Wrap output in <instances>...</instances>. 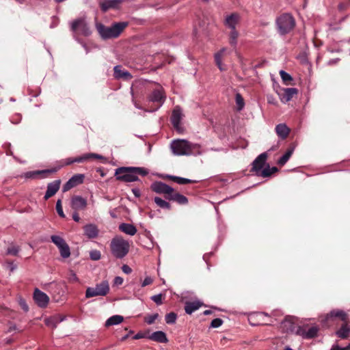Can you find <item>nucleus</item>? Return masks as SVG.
<instances>
[{
	"instance_id": "1",
	"label": "nucleus",
	"mask_w": 350,
	"mask_h": 350,
	"mask_svg": "<svg viewBox=\"0 0 350 350\" xmlns=\"http://www.w3.org/2000/svg\"><path fill=\"white\" fill-rule=\"evenodd\" d=\"M172 153L176 156L200 155L202 154L201 146L186 139H174L170 144Z\"/></svg>"
},
{
	"instance_id": "2",
	"label": "nucleus",
	"mask_w": 350,
	"mask_h": 350,
	"mask_svg": "<svg viewBox=\"0 0 350 350\" xmlns=\"http://www.w3.org/2000/svg\"><path fill=\"white\" fill-rule=\"evenodd\" d=\"M128 24L127 22H119L114 23L108 27L99 23L96 25V29L102 38L106 40L119 36Z\"/></svg>"
},
{
	"instance_id": "3",
	"label": "nucleus",
	"mask_w": 350,
	"mask_h": 350,
	"mask_svg": "<svg viewBox=\"0 0 350 350\" xmlns=\"http://www.w3.org/2000/svg\"><path fill=\"white\" fill-rule=\"evenodd\" d=\"M129 243L122 237L116 236L112 239L110 243L111 254L116 258H123L129 251Z\"/></svg>"
},
{
	"instance_id": "4",
	"label": "nucleus",
	"mask_w": 350,
	"mask_h": 350,
	"mask_svg": "<svg viewBox=\"0 0 350 350\" xmlns=\"http://www.w3.org/2000/svg\"><path fill=\"white\" fill-rule=\"evenodd\" d=\"M295 26V20L290 14H283L276 19V27L278 33L282 35H286L291 32Z\"/></svg>"
},
{
	"instance_id": "5",
	"label": "nucleus",
	"mask_w": 350,
	"mask_h": 350,
	"mask_svg": "<svg viewBox=\"0 0 350 350\" xmlns=\"http://www.w3.org/2000/svg\"><path fill=\"white\" fill-rule=\"evenodd\" d=\"M134 167H120L115 170V176L118 180L124 183L139 181V178L136 176L135 172L131 170Z\"/></svg>"
},
{
	"instance_id": "6",
	"label": "nucleus",
	"mask_w": 350,
	"mask_h": 350,
	"mask_svg": "<svg viewBox=\"0 0 350 350\" xmlns=\"http://www.w3.org/2000/svg\"><path fill=\"white\" fill-rule=\"evenodd\" d=\"M109 292V285L107 280L96 284L95 287H88L85 291V297L90 298L96 296H105Z\"/></svg>"
},
{
	"instance_id": "7",
	"label": "nucleus",
	"mask_w": 350,
	"mask_h": 350,
	"mask_svg": "<svg viewBox=\"0 0 350 350\" xmlns=\"http://www.w3.org/2000/svg\"><path fill=\"white\" fill-rule=\"evenodd\" d=\"M51 239L59 249L60 256L63 258H67L70 256V247L62 237L58 235H52Z\"/></svg>"
},
{
	"instance_id": "8",
	"label": "nucleus",
	"mask_w": 350,
	"mask_h": 350,
	"mask_svg": "<svg viewBox=\"0 0 350 350\" xmlns=\"http://www.w3.org/2000/svg\"><path fill=\"white\" fill-rule=\"evenodd\" d=\"M71 30L72 31H79L85 36H88L92 33L88 23L83 18H79L72 21L71 23Z\"/></svg>"
},
{
	"instance_id": "9",
	"label": "nucleus",
	"mask_w": 350,
	"mask_h": 350,
	"mask_svg": "<svg viewBox=\"0 0 350 350\" xmlns=\"http://www.w3.org/2000/svg\"><path fill=\"white\" fill-rule=\"evenodd\" d=\"M103 157L100 154L96 153H87L82 156L77 157L75 158H67L65 160L62 161V164L60 167L64 165H70L74 163H83L90 159H102Z\"/></svg>"
},
{
	"instance_id": "10",
	"label": "nucleus",
	"mask_w": 350,
	"mask_h": 350,
	"mask_svg": "<svg viewBox=\"0 0 350 350\" xmlns=\"http://www.w3.org/2000/svg\"><path fill=\"white\" fill-rule=\"evenodd\" d=\"M165 97L164 96L163 90L161 89L154 90L148 96V100L152 103H157L158 106L153 110H149V112H152L159 109L165 102Z\"/></svg>"
},
{
	"instance_id": "11",
	"label": "nucleus",
	"mask_w": 350,
	"mask_h": 350,
	"mask_svg": "<svg viewBox=\"0 0 350 350\" xmlns=\"http://www.w3.org/2000/svg\"><path fill=\"white\" fill-rule=\"evenodd\" d=\"M150 188L152 191L159 194H166L170 196V194L174 191V189L167 184L161 182L155 181L152 183Z\"/></svg>"
},
{
	"instance_id": "12",
	"label": "nucleus",
	"mask_w": 350,
	"mask_h": 350,
	"mask_svg": "<svg viewBox=\"0 0 350 350\" xmlns=\"http://www.w3.org/2000/svg\"><path fill=\"white\" fill-rule=\"evenodd\" d=\"M334 318H339L342 321H346L348 319L347 314L342 310H332L327 313L324 319L321 320L324 324H328L329 321Z\"/></svg>"
},
{
	"instance_id": "13",
	"label": "nucleus",
	"mask_w": 350,
	"mask_h": 350,
	"mask_svg": "<svg viewBox=\"0 0 350 350\" xmlns=\"http://www.w3.org/2000/svg\"><path fill=\"white\" fill-rule=\"evenodd\" d=\"M33 299L36 304L40 308L46 307L49 302V296L38 288L34 290Z\"/></svg>"
},
{
	"instance_id": "14",
	"label": "nucleus",
	"mask_w": 350,
	"mask_h": 350,
	"mask_svg": "<svg viewBox=\"0 0 350 350\" xmlns=\"http://www.w3.org/2000/svg\"><path fill=\"white\" fill-rule=\"evenodd\" d=\"M84 175L82 174H77L72 176L63 186V191L66 192L72 188L83 183L84 180Z\"/></svg>"
},
{
	"instance_id": "15",
	"label": "nucleus",
	"mask_w": 350,
	"mask_h": 350,
	"mask_svg": "<svg viewBox=\"0 0 350 350\" xmlns=\"http://www.w3.org/2000/svg\"><path fill=\"white\" fill-rule=\"evenodd\" d=\"M182 119V111L180 107L176 106L174 107L171 116V122L174 129L179 133L182 132L183 129L180 125Z\"/></svg>"
},
{
	"instance_id": "16",
	"label": "nucleus",
	"mask_w": 350,
	"mask_h": 350,
	"mask_svg": "<svg viewBox=\"0 0 350 350\" xmlns=\"http://www.w3.org/2000/svg\"><path fill=\"white\" fill-rule=\"evenodd\" d=\"M126 1V0H103L100 2L99 5L101 10L103 12H106L109 9H119L121 4Z\"/></svg>"
},
{
	"instance_id": "17",
	"label": "nucleus",
	"mask_w": 350,
	"mask_h": 350,
	"mask_svg": "<svg viewBox=\"0 0 350 350\" xmlns=\"http://www.w3.org/2000/svg\"><path fill=\"white\" fill-rule=\"evenodd\" d=\"M267 158L266 152L261 153L252 162V171L254 172L256 175H259L260 171L262 169Z\"/></svg>"
},
{
	"instance_id": "18",
	"label": "nucleus",
	"mask_w": 350,
	"mask_h": 350,
	"mask_svg": "<svg viewBox=\"0 0 350 350\" xmlns=\"http://www.w3.org/2000/svg\"><path fill=\"white\" fill-rule=\"evenodd\" d=\"M59 168L60 167L49 170L30 171L25 173L24 177L25 178H36L38 176H41L42 178H46L49 174L56 172Z\"/></svg>"
},
{
	"instance_id": "19",
	"label": "nucleus",
	"mask_w": 350,
	"mask_h": 350,
	"mask_svg": "<svg viewBox=\"0 0 350 350\" xmlns=\"http://www.w3.org/2000/svg\"><path fill=\"white\" fill-rule=\"evenodd\" d=\"M70 206L76 211L83 210L87 206V200L80 196H74L71 198Z\"/></svg>"
},
{
	"instance_id": "20",
	"label": "nucleus",
	"mask_w": 350,
	"mask_h": 350,
	"mask_svg": "<svg viewBox=\"0 0 350 350\" xmlns=\"http://www.w3.org/2000/svg\"><path fill=\"white\" fill-rule=\"evenodd\" d=\"M319 332V329L316 326L310 327L308 330L299 327L296 333L297 335L302 336L305 339H310L317 336Z\"/></svg>"
},
{
	"instance_id": "21",
	"label": "nucleus",
	"mask_w": 350,
	"mask_h": 350,
	"mask_svg": "<svg viewBox=\"0 0 350 350\" xmlns=\"http://www.w3.org/2000/svg\"><path fill=\"white\" fill-rule=\"evenodd\" d=\"M61 184L60 180H55L47 185L46 191L44 196L45 200L53 196L59 189Z\"/></svg>"
},
{
	"instance_id": "22",
	"label": "nucleus",
	"mask_w": 350,
	"mask_h": 350,
	"mask_svg": "<svg viewBox=\"0 0 350 350\" xmlns=\"http://www.w3.org/2000/svg\"><path fill=\"white\" fill-rule=\"evenodd\" d=\"M240 21V15L236 12L232 13L226 16L224 25L230 29H236L237 25Z\"/></svg>"
},
{
	"instance_id": "23",
	"label": "nucleus",
	"mask_w": 350,
	"mask_h": 350,
	"mask_svg": "<svg viewBox=\"0 0 350 350\" xmlns=\"http://www.w3.org/2000/svg\"><path fill=\"white\" fill-rule=\"evenodd\" d=\"M84 234L89 239L96 238L98 235V229L95 224H89L83 227Z\"/></svg>"
},
{
	"instance_id": "24",
	"label": "nucleus",
	"mask_w": 350,
	"mask_h": 350,
	"mask_svg": "<svg viewBox=\"0 0 350 350\" xmlns=\"http://www.w3.org/2000/svg\"><path fill=\"white\" fill-rule=\"evenodd\" d=\"M275 131L278 137L282 139H285L289 135L290 129L286 124L280 123L275 126Z\"/></svg>"
},
{
	"instance_id": "25",
	"label": "nucleus",
	"mask_w": 350,
	"mask_h": 350,
	"mask_svg": "<svg viewBox=\"0 0 350 350\" xmlns=\"http://www.w3.org/2000/svg\"><path fill=\"white\" fill-rule=\"evenodd\" d=\"M66 319L65 316L55 315L45 319L44 323L48 327L55 328L59 323Z\"/></svg>"
},
{
	"instance_id": "26",
	"label": "nucleus",
	"mask_w": 350,
	"mask_h": 350,
	"mask_svg": "<svg viewBox=\"0 0 350 350\" xmlns=\"http://www.w3.org/2000/svg\"><path fill=\"white\" fill-rule=\"evenodd\" d=\"M202 306V302L199 300L194 301H186L185 303V310L188 314H191L193 312L198 310Z\"/></svg>"
},
{
	"instance_id": "27",
	"label": "nucleus",
	"mask_w": 350,
	"mask_h": 350,
	"mask_svg": "<svg viewBox=\"0 0 350 350\" xmlns=\"http://www.w3.org/2000/svg\"><path fill=\"white\" fill-rule=\"evenodd\" d=\"M148 338L161 343H165L168 341L165 333L162 331H157L152 333L148 336Z\"/></svg>"
},
{
	"instance_id": "28",
	"label": "nucleus",
	"mask_w": 350,
	"mask_h": 350,
	"mask_svg": "<svg viewBox=\"0 0 350 350\" xmlns=\"http://www.w3.org/2000/svg\"><path fill=\"white\" fill-rule=\"evenodd\" d=\"M114 77L116 79H131L132 75L128 71L123 70L120 65L116 66L113 68Z\"/></svg>"
},
{
	"instance_id": "29",
	"label": "nucleus",
	"mask_w": 350,
	"mask_h": 350,
	"mask_svg": "<svg viewBox=\"0 0 350 350\" xmlns=\"http://www.w3.org/2000/svg\"><path fill=\"white\" fill-rule=\"evenodd\" d=\"M119 230L130 236H133L137 232L136 227L134 225L128 223L120 224L119 225Z\"/></svg>"
},
{
	"instance_id": "30",
	"label": "nucleus",
	"mask_w": 350,
	"mask_h": 350,
	"mask_svg": "<svg viewBox=\"0 0 350 350\" xmlns=\"http://www.w3.org/2000/svg\"><path fill=\"white\" fill-rule=\"evenodd\" d=\"M167 198L170 200L175 201L180 204H186L188 202V200L185 196L179 193H174V191L170 196H167Z\"/></svg>"
},
{
	"instance_id": "31",
	"label": "nucleus",
	"mask_w": 350,
	"mask_h": 350,
	"mask_svg": "<svg viewBox=\"0 0 350 350\" xmlns=\"http://www.w3.org/2000/svg\"><path fill=\"white\" fill-rule=\"evenodd\" d=\"M336 334L338 338L342 339L348 338L350 335V326L347 323L342 325L340 328L336 332Z\"/></svg>"
},
{
	"instance_id": "32",
	"label": "nucleus",
	"mask_w": 350,
	"mask_h": 350,
	"mask_svg": "<svg viewBox=\"0 0 350 350\" xmlns=\"http://www.w3.org/2000/svg\"><path fill=\"white\" fill-rule=\"evenodd\" d=\"M294 152V148H289L286 152L278 160V164L280 166H283L289 160L291 155Z\"/></svg>"
},
{
	"instance_id": "33",
	"label": "nucleus",
	"mask_w": 350,
	"mask_h": 350,
	"mask_svg": "<svg viewBox=\"0 0 350 350\" xmlns=\"http://www.w3.org/2000/svg\"><path fill=\"white\" fill-rule=\"evenodd\" d=\"M124 320V318L122 316L120 315H113L111 317H109L105 322V326L109 327L111 325H116L121 323Z\"/></svg>"
},
{
	"instance_id": "34",
	"label": "nucleus",
	"mask_w": 350,
	"mask_h": 350,
	"mask_svg": "<svg viewBox=\"0 0 350 350\" xmlns=\"http://www.w3.org/2000/svg\"><path fill=\"white\" fill-rule=\"evenodd\" d=\"M226 51V49L222 48L220 51L215 54V63L221 71L224 70L222 66V57Z\"/></svg>"
},
{
	"instance_id": "35",
	"label": "nucleus",
	"mask_w": 350,
	"mask_h": 350,
	"mask_svg": "<svg viewBox=\"0 0 350 350\" xmlns=\"http://www.w3.org/2000/svg\"><path fill=\"white\" fill-rule=\"evenodd\" d=\"M284 91V94L283 96V98L285 100L286 102L290 101L293 98V96L297 94L298 92L297 89L295 88H285Z\"/></svg>"
},
{
	"instance_id": "36",
	"label": "nucleus",
	"mask_w": 350,
	"mask_h": 350,
	"mask_svg": "<svg viewBox=\"0 0 350 350\" xmlns=\"http://www.w3.org/2000/svg\"><path fill=\"white\" fill-rule=\"evenodd\" d=\"M239 37V33L236 29H230L229 33V44L234 48L237 45V39Z\"/></svg>"
},
{
	"instance_id": "37",
	"label": "nucleus",
	"mask_w": 350,
	"mask_h": 350,
	"mask_svg": "<svg viewBox=\"0 0 350 350\" xmlns=\"http://www.w3.org/2000/svg\"><path fill=\"white\" fill-rule=\"evenodd\" d=\"M154 202L158 206H159L162 208H164V209H170L171 208V205L170 204V203L166 202L165 200L161 199L159 197H155L154 198Z\"/></svg>"
},
{
	"instance_id": "38",
	"label": "nucleus",
	"mask_w": 350,
	"mask_h": 350,
	"mask_svg": "<svg viewBox=\"0 0 350 350\" xmlns=\"http://www.w3.org/2000/svg\"><path fill=\"white\" fill-rule=\"evenodd\" d=\"M167 177L179 185H185L192 183L191 179L176 176H167Z\"/></svg>"
},
{
	"instance_id": "39",
	"label": "nucleus",
	"mask_w": 350,
	"mask_h": 350,
	"mask_svg": "<svg viewBox=\"0 0 350 350\" xmlns=\"http://www.w3.org/2000/svg\"><path fill=\"white\" fill-rule=\"evenodd\" d=\"M176 319H177V314L174 312L167 314L165 317L166 323L170 324V325L175 323Z\"/></svg>"
},
{
	"instance_id": "40",
	"label": "nucleus",
	"mask_w": 350,
	"mask_h": 350,
	"mask_svg": "<svg viewBox=\"0 0 350 350\" xmlns=\"http://www.w3.org/2000/svg\"><path fill=\"white\" fill-rule=\"evenodd\" d=\"M280 75L281 77V79H282L283 82L286 85H288L291 81H293L292 77L285 72L284 70H280Z\"/></svg>"
},
{
	"instance_id": "41",
	"label": "nucleus",
	"mask_w": 350,
	"mask_h": 350,
	"mask_svg": "<svg viewBox=\"0 0 350 350\" xmlns=\"http://www.w3.org/2000/svg\"><path fill=\"white\" fill-rule=\"evenodd\" d=\"M235 101H236V104L237 105V109L239 111L242 110L244 107L245 103H244L243 97L241 96V95L240 94H236Z\"/></svg>"
},
{
	"instance_id": "42",
	"label": "nucleus",
	"mask_w": 350,
	"mask_h": 350,
	"mask_svg": "<svg viewBox=\"0 0 350 350\" xmlns=\"http://www.w3.org/2000/svg\"><path fill=\"white\" fill-rule=\"evenodd\" d=\"M131 170L135 172L137 176H138L139 175L145 176L148 174V170L144 167H134V168L131 169Z\"/></svg>"
},
{
	"instance_id": "43",
	"label": "nucleus",
	"mask_w": 350,
	"mask_h": 350,
	"mask_svg": "<svg viewBox=\"0 0 350 350\" xmlns=\"http://www.w3.org/2000/svg\"><path fill=\"white\" fill-rule=\"evenodd\" d=\"M90 258L92 260H98L101 258V253L99 250H92L90 252Z\"/></svg>"
},
{
	"instance_id": "44",
	"label": "nucleus",
	"mask_w": 350,
	"mask_h": 350,
	"mask_svg": "<svg viewBox=\"0 0 350 350\" xmlns=\"http://www.w3.org/2000/svg\"><path fill=\"white\" fill-rule=\"evenodd\" d=\"M68 280L70 283H76L79 282V278L72 270H70L68 273Z\"/></svg>"
},
{
	"instance_id": "45",
	"label": "nucleus",
	"mask_w": 350,
	"mask_h": 350,
	"mask_svg": "<svg viewBox=\"0 0 350 350\" xmlns=\"http://www.w3.org/2000/svg\"><path fill=\"white\" fill-rule=\"evenodd\" d=\"M21 120H22V115L19 113H14L10 118V122L14 124H19L21 122Z\"/></svg>"
},
{
	"instance_id": "46",
	"label": "nucleus",
	"mask_w": 350,
	"mask_h": 350,
	"mask_svg": "<svg viewBox=\"0 0 350 350\" xmlns=\"http://www.w3.org/2000/svg\"><path fill=\"white\" fill-rule=\"evenodd\" d=\"M56 211L59 215V217L64 218L65 214L63 211L62 206V200L60 199L57 200L56 202Z\"/></svg>"
},
{
	"instance_id": "47",
	"label": "nucleus",
	"mask_w": 350,
	"mask_h": 350,
	"mask_svg": "<svg viewBox=\"0 0 350 350\" xmlns=\"http://www.w3.org/2000/svg\"><path fill=\"white\" fill-rule=\"evenodd\" d=\"M158 317H159V314L157 313L148 315L145 317V322L148 325H151L155 321V320Z\"/></svg>"
},
{
	"instance_id": "48",
	"label": "nucleus",
	"mask_w": 350,
	"mask_h": 350,
	"mask_svg": "<svg viewBox=\"0 0 350 350\" xmlns=\"http://www.w3.org/2000/svg\"><path fill=\"white\" fill-rule=\"evenodd\" d=\"M258 176H261L262 177H269L271 175V172L270 170V167L267 165L265 168L263 170H261L259 172Z\"/></svg>"
},
{
	"instance_id": "49",
	"label": "nucleus",
	"mask_w": 350,
	"mask_h": 350,
	"mask_svg": "<svg viewBox=\"0 0 350 350\" xmlns=\"http://www.w3.org/2000/svg\"><path fill=\"white\" fill-rule=\"evenodd\" d=\"M19 252V248L17 246H11L8 248L7 254L12 256H16Z\"/></svg>"
},
{
	"instance_id": "50",
	"label": "nucleus",
	"mask_w": 350,
	"mask_h": 350,
	"mask_svg": "<svg viewBox=\"0 0 350 350\" xmlns=\"http://www.w3.org/2000/svg\"><path fill=\"white\" fill-rule=\"evenodd\" d=\"M223 323V321L219 318L214 319L211 323V327L213 328L219 327Z\"/></svg>"
},
{
	"instance_id": "51",
	"label": "nucleus",
	"mask_w": 350,
	"mask_h": 350,
	"mask_svg": "<svg viewBox=\"0 0 350 350\" xmlns=\"http://www.w3.org/2000/svg\"><path fill=\"white\" fill-rule=\"evenodd\" d=\"M154 302L156 303L157 305H161L162 304V294L159 293L157 295H154L151 297L150 298Z\"/></svg>"
},
{
	"instance_id": "52",
	"label": "nucleus",
	"mask_w": 350,
	"mask_h": 350,
	"mask_svg": "<svg viewBox=\"0 0 350 350\" xmlns=\"http://www.w3.org/2000/svg\"><path fill=\"white\" fill-rule=\"evenodd\" d=\"M152 282H153V280L150 276H147L145 278V279L142 282V287H145L148 285H150L152 283Z\"/></svg>"
},
{
	"instance_id": "53",
	"label": "nucleus",
	"mask_w": 350,
	"mask_h": 350,
	"mask_svg": "<svg viewBox=\"0 0 350 350\" xmlns=\"http://www.w3.org/2000/svg\"><path fill=\"white\" fill-rule=\"evenodd\" d=\"M19 304L21 307V308L25 311V312H27L29 310V307H28V305L27 304L26 301L23 299H21L19 300Z\"/></svg>"
},
{
	"instance_id": "54",
	"label": "nucleus",
	"mask_w": 350,
	"mask_h": 350,
	"mask_svg": "<svg viewBox=\"0 0 350 350\" xmlns=\"http://www.w3.org/2000/svg\"><path fill=\"white\" fill-rule=\"evenodd\" d=\"M52 22L50 25V27L51 28H54L55 27L57 26L58 23H59V19L57 17H56L55 16H53L52 18Z\"/></svg>"
},
{
	"instance_id": "55",
	"label": "nucleus",
	"mask_w": 350,
	"mask_h": 350,
	"mask_svg": "<svg viewBox=\"0 0 350 350\" xmlns=\"http://www.w3.org/2000/svg\"><path fill=\"white\" fill-rule=\"evenodd\" d=\"M330 350H350V345L345 347H340L338 345H333Z\"/></svg>"
},
{
	"instance_id": "56",
	"label": "nucleus",
	"mask_w": 350,
	"mask_h": 350,
	"mask_svg": "<svg viewBox=\"0 0 350 350\" xmlns=\"http://www.w3.org/2000/svg\"><path fill=\"white\" fill-rule=\"evenodd\" d=\"M122 270L126 274H130L132 272L131 268L127 265H123Z\"/></svg>"
},
{
	"instance_id": "57",
	"label": "nucleus",
	"mask_w": 350,
	"mask_h": 350,
	"mask_svg": "<svg viewBox=\"0 0 350 350\" xmlns=\"http://www.w3.org/2000/svg\"><path fill=\"white\" fill-rule=\"evenodd\" d=\"M123 281L124 280L122 277L116 276V277H115V278L113 280V283L115 285L119 286V285L122 284Z\"/></svg>"
},
{
	"instance_id": "58",
	"label": "nucleus",
	"mask_w": 350,
	"mask_h": 350,
	"mask_svg": "<svg viewBox=\"0 0 350 350\" xmlns=\"http://www.w3.org/2000/svg\"><path fill=\"white\" fill-rule=\"evenodd\" d=\"M132 192L135 197L139 198L141 196V191L138 188H133L132 189Z\"/></svg>"
},
{
	"instance_id": "59",
	"label": "nucleus",
	"mask_w": 350,
	"mask_h": 350,
	"mask_svg": "<svg viewBox=\"0 0 350 350\" xmlns=\"http://www.w3.org/2000/svg\"><path fill=\"white\" fill-rule=\"evenodd\" d=\"M72 219L77 222H79L80 220V217L76 211L72 214Z\"/></svg>"
},
{
	"instance_id": "60",
	"label": "nucleus",
	"mask_w": 350,
	"mask_h": 350,
	"mask_svg": "<svg viewBox=\"0 0 350 350\" xmlns=\"http://www.w3.org/2000/svg\"><path fill=\"white\" fill-rule=\"evenodd\" d=\"M8 267L11 272H13L16 269V265L13 262H8Z\"/></svg>"
},
{
	"instance_id": "61",
	"label": "nucleus",
	"mask_w": 350,
	"mask_h": 350,
	"mask_svg": "<svg viewBox=\"0 0 350 350\" xmlns=\"http://www.w3.org/2000/svg\"><path fill=\"white\" fill-rule=\"evenodd\" d=\"M77 40L79 42H80V43L81 44V45H82V46L83 47V49H85V51L86 53H89V51H90V50H89V49H88V46L86 45V44H85V43H83V42H80L79 40Z\"/></svg>"
},
{
	"instance_id": "62",
	"label": "nucleus",
	"mask_w": 350,
	"mask_h": 350,
	"mask_svg": "<svg viewBox=\"0 0 350 350\" xmlns=\"http://www.w3.org/2000/svg\"><path fill=\"white\" fill-rule=\"evenodd\" d=\"M338 61H339V59H338V58H336V59H330V60L328 62V64H329V65H333V64H336Z\"/></svg>"
},
{
	"instance_id": "63",
	"label": "nucleus",
	"mask_w": 350,
	"mask_h": 350,
	"mask_svg": "<svg viewBox=\"0 0 350 350\" xmlns=\"http://www.w3.org/2000/svg\"><path fill=\"white\" fill-rule=\"evenodd\" d=\"M133 338H134V339H139V338H143V335L140 333H138L136 335H135V336Z\"/></svg>"
},
{
	"instance_id": "64",
	"label": "nucleus",
	"mask_w": 350,
	"mask_h": 350,
	"mask_svg": "<svg viewBox=\"0 0 350 350\" xmlns=\"http://www.w3.org/2000/svg\"><path fill=\"white\" fill-rule=\"evenodd\" d=\"M16 326L15 325H11L9 329H8V332H10L13 330H16Z\"/></svg>"
}]
</instances>
